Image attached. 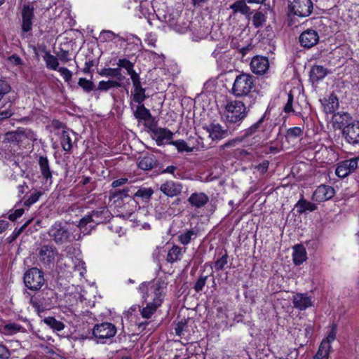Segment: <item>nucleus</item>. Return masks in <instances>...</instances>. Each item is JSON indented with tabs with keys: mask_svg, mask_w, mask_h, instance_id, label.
Returning a JSON list of instances; mask_svg holds the SVG:
<instances>
[{
	"mask_svg": "<svg viewBox=\"0 0 359 359\" xmlns=\"http://www.w3.org/2000/svg\"><path fill=\"white\" fill-rule=\"evenodd\" d=\"M166 283L160 280H156L140 285V290L143 293V298L147 302L146 306L141 310L142 318L149 319L162 304Z\"/></svg>",
	"mask_w": 359,
	"mask_h": 359,
	"instance_id": "obj_1",
	"label": "nucleus"
},
{
	"mask_svg": "<svg viewBox=\"0 0 359 359\" xmlns=\"http://www.w3.org/2000/svg\"><path fill=\"white\" fill-rule=\"evenodd\" d=\"M254 86L253 76L250 74L241 73L236 77L231 92L236 97L249 99L248 107H250L257 98L252 92Z\"/></svg>",
	"mask_w": 359,
	"mask_h": 359,
	"instance_id": "obj_2",
	"label": "nucleus"
},
{
	"mask_svg": "<svg viewBox=\"0 0 359 359\" xmlns=\"http://www.w3.org/2000/svg\"><path fill=\"white\" fill-rule=\"evenodd\" d=\"M248 115L246 104L240 100L228 101L225 105V120L229 127L239 126Z\"/></svg>",
	"mask_w": 359,
	"mask_h": 359,
	"instance_id": "obj_3",
	"label": "nucleus"
},
{
	"mask_svg": "<svg viewBox=\"0 0 359 359\" xmlns=\"http://www.w3.org/2000/svg\"><path fill=\"white\" fill-rule=\"evenodd\" d=\"M110 217V212L107 207H101L97 208L89 215L84 216L79 223L78 226L80 228L81 231H83L84 234L88 233L89 231H88L87 226L89 224V226L92 228V223L94 224H100L106 222Z\"/></svg>",
	"mask_w": 359,
	"mask_h": 359,
	"instance_id": "obj_4",
	"label": "nucleus"
},
{
	"mask_svg": "<svg viewBox=\"0 0 359 359\" xmlns=\"http://www.w3.org/2000/svg\"><path fill=\"white\" fill-rule=\"evenodd\" d=\"M25 286L31 290H39L45 282L43 273L37 268H32L24 275Z\"/></svg>",
	"mask_w": 359,
	"mask_h": 359,
	"instance_id": "obj_5",
	"label": "nucleus"
},
{
	"mask_svg": "<svg viewBox=\"0 0 359 359\" xmlns=\"http://www.w3.org/2000/svg\"><path fill=\"white\" fill-rule=\"evenodd\" d=\"M48 235L57 244H63L72 241L69 231L59 222H55L50 226Z\"/></svg>",
	"mask_w": 359,
	"mask_h": 359,
	"instance_id": "obj_6",
	"label": "nucleus"
},
{
	"mask_svg": "<svg viewBox=\"0 0 359 359\" xmlns=\"http://www.w3.org/2000/svg\"><path fill=\"white\" fill-rule=\"evenodd\" d=\"M59 252L53 245H43L39 249V258L45 266L50 267L55 261Z\"/></svg>",
	"mask_w": 359,
	"mask_h": 359,
	"instance_id": "obj_7",
	"label": "nucleus"
},
{
	"mask_svg": "<svg viewBox=\"0 0 359 359\" xmlns=\"http://www.w3.org/2000/svg\"><path fill=\"white\" fill-rule=\"evenodd\" d=\"M289 9L295 15L307 17L313 11V3L311 0H294Z\"/></svg>",
	"mask_w": 359,
	"mask_h": 359,
	"instance_id": "obj_8",
	"label": "nucleus"
},
{
	"mask_svg": "<svg viewBox=\"0 0 359 359\" xmlns=\"http://www.w3.org/2000/svg\"><path fill=\"white\" fill-rule=\"evenodd\" d=\"M116 333V327L110 323L97 324L93 330V336L100 339H111Z\"/></svg>",
	"mask_w": 359,
	"mask_h": 359,
	"instance_id": "obj_9",
	"label": "nucleus"
},
{
	"mask_svg": "<svg viewBox=\"0 0 359 359\" xmlns=\"http://www.w3.org/2000/svg\"><path fill=\"white\" fill-rule=\"evenodd\" d=\"M34 6L32 3L23 5L22 8V30L23 32H30L32 29L33 20L34 18Z\"/></svg>",
	"mask_w": 359,
	"mask_h": 359,
	"instance_id": "obj_10",
	"label": "nucleus"
},
{
	"mask_svg": "<svg viewBox=\"0 0 359 359\" xmlns=\"http://www.w3.org/2000/svg\"><path fill=\"white\" fill-rule=\"evenodd\" d=\"M227 126V128H224L219 123H211L208 128L207 131L209 133V136L213 140H220L222 139L226 138L228 136L232 135L235 128L231 129V126L229 127Z\"/></svg>",
	"mask_w": 359,
	"mask_h": 359,
	"instance_id": "obj_11",
	"label": "nucleus"
},
{
	"mask_svg": "<svg viewBox=\"0 0 359 359\" xmlns=\"http://www.w3.org/2000/svg\"><path fill=\"white\" fill-rule=\"evenodd\" d=\"M38 164L43 182L46 187H50L53 183V170L50 169L49 160L46 156H40Z\"/></svg>",
	"mask_w": 359,
	"mask_h": 359,
	"instance_id": "obj_12",
	"label": "nucleus"
},
{
	"mask_svg": "<svg viewBox=\"0 0 359 359\" xmlns=\"http://www.w3.org/2000/svg\"><path fill=\"white\" fill-rule=\"evenodd\" d=\"M342 136L349 144H359V121H354L349 126L344 128Z\"/></svg>",
	"mask_w": 359,
	"mask_h": 359,
	"instance_id": "obj_13",
	"label": "nucleus"
},
{
	"mask_svg": "<svg viewBox=\"0 0 359 359\" xmlns=\"http://www.w3.org/2000/svg\"><path fill=\"white\" fill-rule=\"evenodd\" d=\"M334 194L335 190L332 187L321 184L313 192L312 199L317 202H322L332 198Z\"/></svg>",
	"mask_w": 359,
	"mask_h": 359,
	"instance_id": "obj_14",
	"label": "nucleus"
},
{
	"mask_svg": "<svg viewBox=\"0 0 359 359\" xmlns=\"http://www.w3.org/2000/svg\"><path fill=\"white\" fill-rule=\"evenodd\" d=\"M353 121L352 116L348 113L344 111L334 113L332 117L333 127L342 131Z\"/></svg>",
	"mask_w": 359,
	"mask_h": 359,
	"instance_id": "obj_15",
	"label": "nucleus"
},
{
	"mask_svg": "<svg viewBox=\"0 0 359 359\" xmlns=\"http://www.w3.org/2000/svg\"><path fill=\"white\" fill-rule=\"evenodd\" d=\"M250 68L252 72L257 75L264 74L269 68V60L263 56H255L250 62Z\"/></svg>",
	"mask_w": 359,
	"mask_h": 359,
	"instance_id": "obj_16",
	"label": "nucleus"
},
{
	"mask_svg": "<svg viewBox=\"0 0 359 359\" xmlns=\"http://www.w3.org/2000/svg\"><path fill=\"white\" fill-rule=\"evenodd\" d=\"M318 41L319 36L318 32L311 29H306L299 36V42L304 48H310L317 44Z\"/></svg>",
	"mask_w": 359,
	"mask_h": 359,
	"instance_id": "obj_17",
	"label": "nucleus"
},
{
	"mask_svg": "<svg viewBox=\"0 0 359 359\" xmlns=\"http://www.w3.org/2000/svg\"><path fill=\"white\" fill-rule=\"evenodd\" d=\"M266 117V113L265 112L256 123L242 132L240 137L242 138L243 142L255 133L264 130V122Z\"/></svg>",
	"mask_w": 359,
	"mask_h": 359,
	"instance_id": "obj_18",
	"label": "nucleus"
},
{
	"mask_svg": "<svg viewBox=\"0 0 359 359\" xmlns=\"http://www.w3.org/2000/svg\"><path fill=\"white\" fill-rule=\"evenodd\" d=\"M160 190L168 197H174L179 195L182 191V186L179 182L167 181L162 184Z\"/></svg>",
	"mask_w": 359,
	"mask_h": 359,
	"instance_id": "obj_19",
	"label": "nucleus"
},
{
	"mask_svg": "<svg viewBox=\"0 0 359 359\" xmlns=\"http://www.w3.org/2000/svg\"><path fill=\"white\" fill-rule=\"evenodd\" d=\"M313 299L306 293H297L293 297L294 306L301 311L313 306Z\"/></svg>",
	"mask_w": 359,
	"mask_h": 359,
	"instance_id": "obj_20",
	"label": "nucleus"
},
{
	"mask_svg": "<svg viewBox=\"0 0 359 359\" xmlns=\"http://www.w3.org/2000/svg\"><path fill=\"white\" fill-rule=\"evenodd\" d=\"M172 136L173 133L170 130L160 127L158 129H155L152 134L153 139L158 146L163 145L165 141L170 140Z\"/></svg>",
	"mask_w": 359,
	"mask_h": 359,
	"instance_id": "obj_21",
	"label": "nucleus"
},
{
	"mask_svg": "<svg viewBox=\"0 0 359 359\" xmlns=\"http://www.w3.org/2000/svg\"><path fill=\"white\" fill-rule=\"evenodd\" d=\"M71 135H75V133L67 127H64L60 135V144L64 151L70 152L72 149V139Z\"/></svg>",
	"mask_w": 359,
	"mask_h": 359,
	"instance_id": "obj_22",
	"label": "nucleus"
},
{
	"mask_svg": "<svg viewBox=\"0 0 359 359\" xmlns=\"http://www.w3.org/2000/svg\"><path fill=\"white\" fill-rule=\"evenodd\" d=\"M186 250V248H181L177 245H173L168 252L166 261L168 263L172 264L181 260Z\"/></svg>",
	"mask_w": 359,
	"mask_h": 359,
	"instance_id": "obj_23",
	"label": "nucleus"
},
{
	"mask_svg": "<svg viewBox=\"0 0 359 359\" xmlns=\"http://www.w3.org/2000/svg\"><path fill=\"white\" fill-rule=\"evenodd\" d=\"M198 231L192 228L185 229L179 233L177 235V241L183 245H187L191 241L195 240L198 236Z\"/></svg>",
	"mask_w": 359,
	"mask_h": 359,
	"instance_id": "obj_24",
	"label": "nucleus"
},
{
	"mask_svg": "<svg viewBox=\"0 0 359 359\" xmlns=\"http://www.w3.org/2000/svg\"><path fill=\"white\" fill-rule=\"evenodd\" d=\"M208 201L209 197L203 192L193 193L188 198V201L191 205L196 208H201L205 206Z\"/></svg>",
	"mask_w": 359,
	"mask_h": 359,
	"instance_id": "obj_25",
	"label": "nucleus"
},
{
	"mask_svg": "<svg viewBox=\"0 0 359 359\" xmlns=\"http://www.w3.org/2000/svg\"><path fill=\"white\" fill-rule=\"evenodd\" d=\"M157 164V160L154 155L149 154L139 158L138 167L143 170H150Z\"/></svg>",
	"mask_w": 359,
	"mask_h": 359,
	"instance_id": "obj_26",
	"label": "nucleus"
},
{
	"mask_svg": "<svg viewBox=\"0 0 359 359\" xmlns=\"http://www.w3.org/2000/svg\"><path fill=\"white\" fill-rule=\"evenodd\" d=\"M292 259L295 265H300L306 260V251L302 245L294 246Z\"/></svg>",
	"mask_w": 359,
	"mask_h": 359,
	"instance_id": "obj_27",
	"label": "nucleus"
},
{
	"mask_svg": "<svg viewBox=\"0 0 359 359\" xmlns=\"http://www.w3.org/2000/svg\"><path fill=\"white\" fill-rule=\"evenodd\" d=\"M328 71L321 65H314L310 71V79L313 82H318L323 79L327 74Z\"/></svg>",
	"mask_w": 359,
	"mask_h": 359,
	"instance_id": "obj_28",
	"label": "nucleus"
},
{
	"mask_svg": "<svg viewBox=\"0 0 359 359\" xmlns=\"http://www.w3.org/2000/svg\"><path fill=\"white\" fill-rule=\"evenodd\" d=\"M133 86V92L132 95L133 101L137 104L144 102L147 96L145 94L146 89L142 86V83L135 84Z\"/></svg>",
	"mask_w": 359,
	"mask_h": 359,
	"instance_id": "obj_29",
	"label": "nucleus"
},
{
	"mask_svg": "<svg viewBox=\"0 0 359 359\" xmlns=\"http://www.w3.org/2000/svg\"><path fill=\"white\" fill-rule=\"evenodd\" d=\"M133 115L135 118L144 121H149L151 117V114L149 110L144 107L143 102L137 104L135 110L133 111Z\"/></svg>",
	"mask_w": 359,
	"mask_h": 359,
	"instance_id": "obj_30",
	"label": "nucleus"
},
{
	"mask_svg": "<svg viewBox=\"0 0 359 359\" xmlns=\"http://www.w3.org/2000/svg\"><path fill=\"white\" fill-rule=\"evenodd\" d=\"M230 8L233 11V13H241L246 16H249L252 14L250 8L246 4L244 0L235 1L230 6Z\"/></svg>",
	"mask_w": 359,
	"mask_h": 359,
	"instance_id": "obj_31",
	"label": "nucleus"
},
{
	"mask_svg": "<svg viewBox=\"0 0 359 359\" xmlns=\"http://www.w3.org/2000/svg\"><path fill=\"white\" fill-rule=\"evenodd\" d=\"M297 212L300 214L306 211L313 212L317 209V205L304 198H301L296 204Z\"/></svg>",
	"mask_w": 359,
	"mask_h": 359,
	"instance_id": "obj_32",
	"label": "nucleus"
},
{
	"mask_svg": "<svg viewBox=\"0 0 359 359\" xmlns=\"http://www.w3.org/2000/svg\"><path fill=\"white\" fill-rule=\"evenodd\" d=\"M339 107V101L337 95L331 94L325 100L324 109L326 113H333Z\"/></svg>",
	"mask_w": 359,
	"mask_h": 359,
	"instance_id": "obj_33",
	"label": "nucleus"
},
{
	"mask_svg": "<svg viewBox=\"0 0 359 359\" xmlns=\"http://www.w3.org/2000/svg\"><path fill=\"white\" fill-rule=\"evenodd\" d=\"M29 304L35 309L38 313H40L44 311V306L47 302L44 298H41V294H39L31 297Z\"/></svg>",
	"mask_w": 359,
	"mask_h": 359,
	"instance_id": "obj_34",
	"label": "nucleus"
},
{
	"mask_svg": "<svg viewBox=\"0 0 359 359\" xmlns=\"http://www.w3.org/2000/svg\"><path fill=\"white\" fill-rule=\"evenodd\" d=\"M43 58L48 69L51 70H57L59 69V62L57 56L51 55L49 52L46 51Z\"/></svg>",
	"mask_w": 359,
	"mask_h": 359,
	"instance_id": "obj_35",
	"label": "nucleus"
},
{
	"mask_svg": "<svg viewBox=\"0 0 359 359\" xmlns=\"http://www.w3.org/2000/svg\"><path fill=\"white\" fill-rule=\"evenodd\" d=\"M100 74L102 76L116 78L118 81H121L124 79V76L122 75L121 70L118 67L116 68L103 69Z\"/></svg>",
	"mask_w": 359,
	"mask_h": 359,
	"instance_id": "obj_36",
	"label": "nucleus"
},
{
	"mask_svg": "<svg viewBox=\"0 0 359 359\" xmlns=\"http://www.w3.org/2000/svg\"><path fill=\"white\" fill-rule=\"evenodd\" d=\"M22 329V326L16 323H8L1 326V330L5 334H14Z\"/></svg>",
	"mask_w": 359,
	"mask_h": 359,
	"instance_id": "obj_37",
	"label": "nucleus"
},
{
	"mask_svg": "<svg viewBox=\"0 0 359 359\" xmlns=\"http://www.w3.org/2000/svg\"><path fill=\"white\" fill-rule=\"evenodd\" d=\"M331 345H327L326 342H321L319 348L314 355V359H328Z\"/></svg>",
	"mask_w": 359,
	"mask_h": 359,
	"instance_id": "obj_38",
	"label": "nucleus"
},
{
	"mask_svg": "<svg viewBox=\"0 0 359 359\" xmlns=\"http://www.w3.org/2000/svg\"><path fill=\"white\" fill-rule=\"evenodd\" d=\"M121 84L118 81L108 80V81H100L97 86V90L100 91H107L112 88L121 87Z\"/></svg>",
	"mask_w": 359,
	"mask_h": 359,
	"instance_id": "obj_39",
	"label": "nucleus"
},
{
	"mask_svg": "<svg viewBox=\"0 0 359 359\" xmlns=\"http://www.w3.org/2000/svg\"><path fill=\"white\" fill-rule=\"evenodd\" d=\"M5 141L11 143H17L23 142L20 133V128L15 131L6 133L4 137Z\"/></svg>",
	"mask_w": 359,
	"mask_h": 359,
	"instance_id": "obj_40",
	"label": "nucleus"
},
{
	"mask_svg": "<svg viewBox=\"0 0 359 359\" xmlns=\"http://www.w3.org/2000/svg\"><path fill=\"white\" fill-rule=\"evenodd\" d=\"M43 321L47 325L56 331H61L65 328V324L53 317L45 318Z\"/></svg>",
	"mask_w": 359,
	"mask_h": 359,
	"instance_id": "obj_41",
	"label": "nucleus"
},
{
	"mask_svg": "<svg viewBox=\"0 0 359 359\" xmlns=\"http://www.w3.org/2000/svg\"><path fill=\"white\" fill-rule=\"evenodd\" d=\"M302 129L299 127L290 128L287 130L286 139L288 142L294 140L302 135Z\"/></svg>",
	"mask_w": 359,
	"mask_h": 359,
	"instance_id": "obj_42",
	"label": "nucleus"
},
{
	"mask_svg": "<svg viewBox=\"0 0 359 359\" xmlns=\"http://www.w3.org/2000/svg\"><path fill=\"white\" fill-rule=\"evenodd\" d=\"M169 144L175 146L179 152H191L193 151V149L189 147L187 143L182 140L172 141L170 142Z\"/></svg>",
	"mask_w": 359,
	"mask_h": 359,
	"instance_id": "obj_43",
	"label": "nucleus"
},
{
	"mask_svg": "<svg viewBox=\"0 0 359 359\" xmlns=\"http://www.w3.org/2000/svg\"><path fill=\"white\" fill-rule=\"evenodd\" d=\"M252 24L255 27L259 28L263 26L266 21V16L264 13L257 11L252 16Z\"/></svg>",
	"mask_w": 359,
	"mask_h": 359,
	"instance_id": "obj_44",
	"label": "nucleus"
},
{
	"mask_svg": "<svg viewBox=\"0 0 359 359\" xmlns=\"http://www.w3.org/2000/svg\"><path fill=\"white\" fill-rule=\"evenodd\" d=\"M78 85L82 88L86 93H90L95 88V85L93 81L86 79V78H80Z\"/></svg>",
	"mask_w": 359,
	"mask_h": 359,
	"instance_id": "obj_45",
	"label": "nucleus"
},
{
	"mask_svg": "<svg viewBox=\"0 0 359 359\" xmlns=\"http://www.w3.org/2000/svg\"><path fill=\"white\" fill-rule=\"evenodd\" d=\"M337 334V325L334 323H332L330 327V330L327 337L322 341V342H326L327 345H331V343L334 341L336 339Z\"/></svg>",
	"mask_w": 359,
	"mask_h": 359,
	"instance_id": "obj_46",
	"label": "nucleus"
},
{
	"mask_svg": "<svg viewBox=\"0 0 359 359\" xmlns=\"http://www.w3.org/2000/svg\"><path fill=\"white\" fill-rule=\"evenodd\" d=\"M350 173L354 172L359 167V157L343 161Z\"/></svg>",
	"mask_w": 359,
	"mask_h": 359,
	"instance_id": "obj_47",
	"label": "nucleus"
},
{
	"mask_svg": "<svg viewBox=\"0 0 359 359\" xmlns=\"http://www.w3.org/2000/svg\"><path fill=\"white\" fill-rule=\"evenodd\" d=\"M42 192L39 191H34L32 193L28 198L24 201V205L27 207H29L35 203L42 195Z\"/></svg>",
	"mask_w": 359,
	"mask_h": 359,
	"instance_id": "obj_48",
	"label": "nucleus"
},
{
	"mask_svg": "<svg viewBox=\"0 0 359 359\" xmlns=\"http://www.w3.org/2000/svg\"><path fill=\"white\" fill-rule=\"evenodd\" d=\"M118 68H123L128 74L134 69V64L126 58L119 59L116 63Z\"/></svg>",
	"mask_w": 359,
	"mask_h": 359,
	"instance_id": "obj_49",
	"label": "nucleus"
},
{
	"mask_svg": "<svg viewBox=\"0 0 359 359\" xmlns=\"http://www.w3.org/2000/svg\"><path fill=\"white\" fill-rule=\"evenodd\" d=\"M228 255L226 251H225L224 254L222 255L220 258H219L215 262L214 267L216 271L223 270L224 266L228 263Z\"/></svg>",
	"mask_w": 359,
	"mask_h": 359,
	"instance_id": "obj_50",
	"label": "nucleus"
},
{
	"mask_svg": "<svg viewBox=\"0 0 359 359\" xmlns=\"http://www.w3.org/2000/svg\"><path fill=\"white\" fill-rule=\"evenodd\" d=\"M22 136V141L28 139L32 141L36 140V135L29 128H19Z\"/></svg>",
	"mask_w": 359,
	"mask_h": 359,
	"instance_id": "obj_51",
	"label": "nucleus"
},
{
	"mask_svg": "<svg viewBox=\"0 0 359 359\" xmlns=\"http://www.w3.org/2000/svg\"><path fill=\"white\" fill-rule=\"evenodd\" d=\"M11 85L6 81L0 79V102L11 91Z\"/></svg>",
	"mask_w": 359,
	"mask_h": 359,
	"instance_id": "obj_52",
	"label": "nucleus"
},
{
	"mask_svg": "<svg viewBox=\"0 0 359 359\" xmlns=\"http://www.w3.org/2000/svg\"><path fill=\"white\" fill-rule=\"evenodd\" d=\"M153 194L154 191L151 188L144 187L138 189V191L135 194V196L141 197L144 199H149L151 198Z\"/></svg>",
	"mask_w": 359,
	"mask_h": 359,
	"instance_id": "obj_53",
	"label": "nucleus"
},
{
	"mask_svg": "<svg viewBox=\"0 0 359 359\" xmlns=\"http://www.w3.org/2000/svg\"><path fill=\"white\" fill-rule=\"evenodd\" d=\"M335 173L340 178H344L350 174L343 161L338 164Z\"/></svg>",
	"mask_w": 359,
	"mask_h": 359,
	"instance_id": "obj_54",
	"label": "nucleus"
},
{
	"mask_svg": "<svg viewBox=\"0 0 359 359\" xmlns=\"http://www.w3.org/2000/svg\"><path fill=\"white\" fill-rule=\"evenodd\" d=\"M117 35L111 30H102L100 34V39L102 41H111Z\"/></svg>",
	"mask_w": 359,
	"mask_h": 359,
	"instance_id": "obj_55",
	"label": "nucleus"
},
{
	"mask_svg": "<svg viewBox=\"0 0 359 359\" xmlns=\"http://www.w3.org/2000/svg\"><path fill=\"white\" fill-rule=\"evenodd\" d=\"M242 142H243L242 138L240 136H238L234 139L229 140L228 142H226V143L222 144L220 147L222 149H224L226 148H229V147H234L238 144L241 143Z\"/></svg>",
	"mask_w": 359,
	"mask_h": 359,
	"instance_id": "obj_56",
	"label": "nucleus"
},
{
	"mask_svg": "<svg viewBox=\"0 0 359 359\" xmlns=\"http://www.w3.org/2000/svg\"><path fill=\"white\" fill-rule=\"evenodd\" d=\"M57 71L60 72V75L63 77L64 80L69 83L72 77V73L70 70H69L66 67H60Z\"/></svg>",
	"mask_w": 359,
	"mask_h": 359,
	"instance_id": "obj_57",
	"label": "nucleus"
},
{
	"mask_svg": "<svg viewBox=\"0 0 359 359\" xmlns=\"http://www.w3.org/2000/svg\"><path fill=\"white\" fill-rule=\"evenodd\" d=\"M57 57L63 63L69 62L70 60L69 50L60 49V50L57 53Z\"/></svg>",
	"mask_w": 359,
	"mask_h": 359,
	"instance_id": "obj_58",
	"label": "nucleus"
},
{
	"mask_svg": "<svg viewBox=\"0 0 359 359\" xmlns=\"http://www.w3.org/2000/svg\"><path fill=\"white\" fill-rule=\"evenodd\" d=\"M29 222H30V220H28L20 229H15L14 231L13 232L12 235L8 238V239H10V242H12L14 240H15L20 235V233L24 231V229L29 224Z\"/></svg>",
	"mask_w": 359,
	"mask_h": 359,
	"instance_id": "obj_59",
	"label": "nucleus"
},
{
	"mask_svg": "<svg viewBox=\"0 0 359 359\" xmlns=\"http://www.w3.org/2000/svg\"><path fill=\"white\" fill-rule=\"evenodd\" d=\"M292 103H293V95H292L291 93H290L288 94V99H287V102L284 107V111L285 113H294L295 111L294 109H293L292 107Z\"/></svg>",
	"mask_w": 359,
	"mask_h": 359,
	"instance_id": "obj_60",
	"label": "nucleus"
},
{
	"mask_svg": "<svg viewBox=\"0 0 359 359\" xmlns=\"http://www.w3.org/2000/svg\"><path fill=\"white\" fill-rule=\"evenodd\" d=\"M206 279L207 276L200 277L194 285V290L196 292H201L203 288L204 287L205 283H206Z\"/></svg>",
	"mask_w": 359,
	"mask_h": 359,
	"instance_id": "obj_61",
	"label": "nucleus"
},
{
	"mask_svg": "<svg viewBox=\"0 0 359 359\" xmlns=\"http://www.w3.org/2000/svg\"><path fill=\"white\" fill-rule=\"evenodd\" d=\"M145 122V126L152 133V134L154 133V131H155V129H158L159 128L157 126V123L152 116L149 121Z\"/></svg>",
	"mask_w": 359,
	"mask_h": 359,
	"instance_id": "obj_62",
	"label": "nucleus"
},
{
	"mask_svg": "<svg viewBox=\"0 0 359 359\" xmlns=\"http://www.w3.org/2000/svg\"><path fill=\"white\" fill-rule=\"evenodd\" d=\"M269 165V161L265 160V161H262L261 163H259V165H257L255 167V168L257 170V171L260 174L263 175V174L266 173V171L268 170Z\"/></svg>",
	"mask_w": 359,
	"mask_h": 359,
	"instance_id": "obj_63",
	"label": "nucleus"
},
{
	"mask_svg": "<svg viewBox=\"0 0 359 359\" xmlns=\"http://www.w3.org/2000/svg\"><path fill=\"white\" fill-rule=\"evenodd\" d=\"M128 189H123V190L115 191L112 194V196L114 198H117L118 199H123V198L128 196Z\"/></svg>",
	"mask_w": 359,
	"mask_h": 359,
	"instance_id": "obj_64",
	"label": "nucleus"
}]
</instances>
